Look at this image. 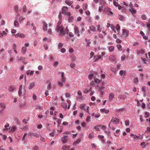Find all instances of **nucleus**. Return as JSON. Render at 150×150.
I'll return each mask as SVG.
<instances>
[{"label": "nucleus", "instance_id": "f257e3e1", "mask_svg": "<svg viewBox=\"0 0 150 150\" xmlns=\"http://www.w3.org/2000/svg\"><path fill=\"white\" fill-rule=\"evenodd\" d=\"M55 30L57 32H59L60 35H63L65 33V32L64 30V28L62 25L61 26H57L56 27Z\"/></svg>", "mask_w": 150, "mask_h": 150}, {"label": "nucleus", "instance_id": "f03ea898", "mask_svg": "<svg viewBox=\"0 0 150 150\" xmlns=\"http://www.w3.org/2000/svg\"><path fill=\"white\" fill-rule=\"evenodd\" d=\"M119 120L117 118L113 117L109 125V127L110 128H111V125H117L119 123Z\"/></svg>", "mask_w": 150, "mask_h": 150}, {"label": "nucleus", "instance_id": "7ed1b4c3", "mask_svg": "<svg viewBox=\"0 0 150 150\" xmlns=\"http://www.w3.org/2000/svg\"><path fill=\"white\" fill-rule=\"evenodd\" d=\"M111 28L113 31H114V33H117V34L119 33L120 27L119 24H117L115 27L113 25H111Z\"/></svg>", "mask_w": 150, "mask_h": 150}, {"label": "nucleus", "instance_id": "20e7f679", "mask_svg": "<svg viewBox=\"0 0 150 150\" xmlns=\"http://www.w3.org/2000/svg\"><path fill=\"white\" fill-rule=\"evenodd\" d=\"M85 104H82L80 105L79 106V108L81 109H83V110L86 112L89 115H90V113L89 110V107L88 106L85 107Z\"/></svg>", "mask_w": 150, "mask_h": 150}, {"label": "nucleus", "instance_id": "39448f33", "mask_svg": "<svg viewBox=\"0 0 150 150\" xmlns=\"http://www.w3.org/2000/svg\"><path fill=\"white\" fill-rule=\"evenodd\" d=\"M129 31V30L125 29H123L122 30V33L121 34V36L123 37H126L128 36Z\"/></svg>", "mask_w": 150, "mask_h": 150}, {"label": "nucleus", "instance_id": "423d86ee", "mask_svg": "<svg viewBox=\"0 0 150 150\" xmlns=\"http://www.w3.org/2000/svg\"><path fill=\"white\" fill-rule=\"evenodd\" d=\"M68 11V8L66 6H63L62 9V13L63 14L68 16L71 15V13Z\"/></svg>", "mask_w": 150, "mask_h": 150}, {"label": "nucleus", "instance_id": "0eeeda50", "mask_svg": "<svg viewBox=\"0 0 150 150\" xmlns=\"http://www.w3.org/2000/svg\"><path fill=\"white\" fill-rule=\"evenodd\" d=\"M129 11L132 15L135 14L137 13V10L133 7L132 4L131 3L129 6Z\"/></svg>", "mask_w": 150, "mask_h": 150}, {"label": "nucleus", "instance_id": "6e6552de", "mask_svg": "<svg viewBox=\"0 0 150 150\" xmlns=\"http://www.w3.org/2000/svg\"><path fill=\"white\" fill-rule=\"evenodd\" d=\"M130 136L131 137H133L134 140L136 142L138 141V140L141 139H142V137L140 138L139 136H137L133 133L131 134L130 135Z\"/></svg>", "mask_w": 150, "mask_h": 150}, {"label": "nucleus", "instance_id": "1a4fd4ad", "mask_svg": "<svg viewBox=\"0 0 150 150\" xmlns=\"http://www.w3.org/2000/svg\"><path fill=\"white\" fill-rule=\"evenodd\" d=\"M74 34L77 35L78 37H79L80 36L79 30L78 27L77 26H74Z\"/></svg>", "mask_w": 150, "mask_h": 150}, {"label": "nucleus", "instance_id": "9d476101", "mask_svg": "<svg viewBox=\"0 0 150 150\" xmlns=\"http://www.w3.org/2000/svg\"><path fill=\"white\" fill-rule=\"evenodd\" d=\"M94 74H95V76L94 77V81L96 84H98L102 80L96 79V75H98V73L96 72H94Z\"/></svg>", "mask_w": 150, "mask_h": 150}, {"label": "nucleus", "instance_id": "9b49d317", "mask_svg": "<svg viewBox=\"0 0 150 150\" xmlns=\"http://www.w3.org/2000/svg\"><path fill=\"white\" fill-rule=\"evenodd\" d=\"M98 138L101 141L102 144H104L105 143V141L104 139V137L103 135H98Z\"/></svg>", "mask_w": 150, "mask_h": 150}, {"label": "nucleus", "instance_id": "f8f14e48", "mask_svg": "<svg viewBox=\"0 0 150 150\" xmlns=\"http://www.w3.org/2000/svg\"><path fill=\"white\" fill-rule=\"evenodd\" d=\"M16 18V20H18L20 22H21L23 21L24 19L25 18H23L22 16L20 17V15L19 14H18L17 15Z\"/></svg>", "mask_w": 150, "mask_h": 150}, {"label": "nucleus", "instance_id": "ddd939ff", "mask_svg": "<svg viewBox=\"0 0 150 150\" xmlns=\"http://www.w3.org/2000/svg\"><path fill=\"white\" fill-rule=\"evenodd\" d=\"M8 32V30L7 29L5 30V31H3L2 33L0 31V37L2 38L4 35H6Z\"/></svg>", "mask_w": 150, "mask_h": 150}, {"label": "nucleus", "instance_id": "4468645a", "mask_svg": "<svg viewBox=\"0 0 150 150\" xmlns=\"http://www.w3.org/2000/svg\"><path fill=\"white\" fill-rule=\"evenodd\" d=\"M105 88L104 86H100L98 88V91L100 92L101 95H103L104 94V92L103 91Z\"/></svg>", "mask_w": 150, "mask_h": 150}, {"label": "nucleus", "instance_id": "2eb2a0df", "mask_svg": "<svg viewBox=\"0 0 150 150\" xmlns=\"http://www.w3.org/2000/svg\"><path fill=\"white\" fill-rule=\"evenodd\" d=\"M16 89L15 87L13 85H11L9 87L8 90L9 92H12Z\"/></svg>", "mask_w": 150, "mask_h": 150}, {"label": "nucleus", "instance_id": "dca6fc26", "mask_svg": "<svg viewBox=\"0 0 150 150\" xmlns=\"http://www.w3.org/2000/svg\"><path fill=\"white\" fill-rule=\"evenodd\" d=\"M67 136H64L62 138L61 141L63 143H65L67 142L68 141Z\"/></svg>", "mask_w": 150, "mask_h": 150}, {"label": "nucleus", "instance_id": "f3484780", "mask_svg": "<svg viewBox=\"0 0 150 150\" xmlns=\"http://www.w3.org/2000/svg\"><path fill=\"white\" fill-rule=\"evenodd\" d=\"M145 52V51L141 49L140 50H137V54L139 55L143 54Z\"/></svg>", "mask_w": 150, "mask_h": 150}, {"label": "nucleus", "instance_id": "a211bd4d", "mask_svg": "<svg viewBox=\"0 0 150 150\" xmlns=\"http://www.w3.org/2000/svg\"><path fill=\"white\" fill-rule=\"evenodd\" d=\"M22 86L21 85L19 86V90L18 91V94L19 96H21L22 94Z\"/></svg>", "mask_w": 150, "mask_h": 150}, {"label": "nucleus", "instance_id": "6ab92c4d", "mask_svg": "<svg viewBox=\"0 0 150 150\" xmlns=\"http://www.w3.org/2000/svg\"><path fill=\"white\" fill-rule=\"evenodd\" d=\"M115 96L114 94L113 93H111L109 94V98L110 100L111 101L114 98Z\"/></svg>", "mask_w": 150, "mask_h": 150}, {"label": "nucleus", "instance_id": "aec40b11", "mask_svg": "<svg viewBox=\"0 0 150 150\" xmlns=\"http://www.w3.org/2000/svg\"><path fill=\"white\" fill-rule=\"evenodd\" d=\"M43 26V28L44 30L47 31V24L45 21H43L42 22Z\"/></svg>", "mask_w": 150, "mask_h": 150}, {"label": "nucleus", "instance_id": "412c9836", "mask_svg": "<svg viewBox=\"0 0 150 150\" xmlns=\"http://www.w3.org/2000/svg\"><path fill=\"white\" fill-rule=\"evenodd\" d=\"M90 30L93 32L96 31V27L94 25H91L89 26Z\"/></svg>", "mask_w": 150, "mask_h": 150}, {"label": "nucleus", "instance_id": "4be33fe9", "mask_svg": "<svg viewBox=\"0 0 150 150\" xmlns=\"http://www.w3.org/2000/svg\"><path fill=\"white\" fill-rule=\"evenodd\" d=\"M81 141V138H79L78 139L74 142L73 144L75 146H76Z\"/></svg>", "mask_w": 150, "mask_h": 150}, {"label": "nucleus", "instance_id": "5701e85b", "mask_svg": "<svg viewBox=\"0 0 150 150\" xmlns=\"http://www.w3.org/2000/svg\"><path fill=\"white\" fill-rule=\"evenodd\" d=\"M107 11L109 12L108 15L111 16L113 14V13L110 11V9L109 8H107L106 9Z\"/></svg>", "mask_w": 150, "mask_h": 150}, {"label": "nucleus", "instance_id": "b1692460", "mask_svg": "<svg viewBox=\"0 0 150 150\" xmlns=\"http://www.w3.org/2000/svg\"><path fill=\"white\" fill-rule=\"evenodd\" d=\"M126 96L124 95H119L118 97V98L119 100H125V99Z\"/></svg>", "mask_w": 150, "mask_h": 150}, {"label": "nucleus", "instance_id": "393cba45", "mask_svg": "<svg viewBox=\"0 0 150 150\" xmlns=\"http://www.w3.org/2000/svg\"><path fill=\"white\" fill-rule=\"evenodd\" d=\"M116 58V56L115 55H112L110 56L109 59L111 61L114 60Z\"/></svg>", "mask_w": 150, "mask_h": 150}, {"label": "nucleus", "instance_id": "a878e982", "mask_svg": "<svg viewBox=\"0 0 150 150\" xmlns=\"http://www.w3.org/2000/svg\"><path fill=\"white\" fill-rule=\"evenodd\" d=\"M16 129V127L15 126H13L11 127L10 130L9 131V132H14Z\"/></svg>", "mask_w": 150, "mask_h": 150}, {"label": "nucleus", "instance_id": "bb28decb", "mask_svg": "<svg viewBox=\"0 0 150 150\" xmlns=\"http://www.w3.org/2000/svg\"><path fill=\"white\" fill-rule=\"evenodd\" d=\"M74 19L73 16H70L68 18V21L69 23L73 21Z\"/></svg>", "mask_w": 150, "mask_h": 150}, {"label": "nucleus", "instance_id": "cd10ccee", "mask_svg": "<svg viewBox=\"0 0 150 150\" xmlns=\"http://www.w3.org/2000/svg\"><path fill=\"white\" fill-rule=\"evenodd\" d=\"M70 148V146L69 145L66 146L64 145L62 147V150H67V149H68Z\"/></svg>", "mask_w": 150, "mask_h": 150}, {"label": "nucleus", "instance_id": "c85d7f7f", "mask_svg": "<svg viewBox=\"0 0 150 150\" xmlns=\"http://www.w3.org/2000/svg\"><path fill=\"white\" fill-rule=\"evenodd\" d=\"M100 3L102 6H104L106 3L105 0H100Z\"/></svg>", "mask_w": 150, "mask_h": 150}, {"label": "nucleus", "instance_id": "c756f323", "mask_svg": "<svg viewBox=\"0 0 150 150\" xmlns=\"http://www.w3.org/2000/svg\"><path fill=\"white\" fill-rule=\"evenodd\" d=\"M65 2L69 6H70L73 3L72 1L69 0H66Z\"/></svg>", "mask_w": 150, "mask_h": 150}, {"label": "nucleus", "instance_id": "7c9ffc66", "mask_svg": "<svg viewBox=\"0 0 150 150\" xmlns=\"http://www.w3.org/2000/svg\"><path fill=\"white\" fill-rule=\"evenodd\" d=\"M27 51V49L25 47H23L22 48L21 52L23 54H25Z\"/></svg>", "mask_w": 150, "mask_h": 150}, {"label": "nucleus", "instance_id": "2f4dec72", "mask_svg": "<svg viewBox=\"0 0 150 150\" xmlns=\"http://www.w3.org/2000/svg\"><path fill=\"white\" fill-rule=\"evenodd\" d=\"M114 47L113 46H110L109 47V51L110 52L114 51Z\"/></svg>", "mask_w": 150, "mask_h": 150}, {"label": "nucleus", "instance_id": "473e14b6", "mask_svg": "<svg viewBox=\"0 0 150 150\" xmlns=\"http://www.w3.org/2000/svg\"><path fill=\"white\" fill-rule=\"evenodd\" d=\"M0 106L2 108L1 111H3L5 108L6 106L5 105L4 103H1L0 104Z\"/></svg>", "mask_w": 150, "mask_h": 150}, {"label": "nucleus", "instance_id": "72a5a7b5", "mask_svg": "<svg viewBox=\"0 0 150 150\" xmlns=\"http://www.w3.org/2000/svg\"><path fill=\"white\" fill-rule=\"evenodd\" d=\"M34 85H35V84H34V83L32 82V83H30V84L28 88L29 89H31L34 86Z\"/></svg>", "mask_w": 150, "mask_h": 150}, {"label": "nucleus", "instance_id": "f704fd0d", "mask_svg": "<svg viewBox=\"0 0 150 150\" xmlns=\"http://www.w3.org/2000/svg\"><path fill=\"white\" fill-rule=\"evenodd\" d=\"M118 18L120 20L122 21H123L125 20V18L124 16L121 15H119L118 16Z\"/></svg>", "mask_w": 150, "mask_h": 150}, {"label": "nucleus", "instance_id": "c9c22d12", "mask_svg": "<svg viewBox=\"0 0 150 150\" xmlns=\"http://www.w3.org/2000/svg\"><path fill=\"white\" fill-rule=\"evenodd\" d=\"M101 126V125H98L95 127V129L97 131H100V128Z\"/></svg>", "mask_w": 150, "mask_h": 150}, {"label": "nucleus", "instance_id": "e433bc0d", "mask_svg": "<svg viewBox=\"0 0 150 150\" xmlns=\"http://www.w3.org/2000/svg\"><path fill=\"white\" fill-rule=\"evenodd\" d=\"M62 106L64 108H66L67 107V105L65 103L63 102L61 103Z\"/></svg>", "mask_w": 150, "mask_h": 150}, {"label": "nucleus", "instance_id": "4c0bfd02", "mask_svg": "<svg viewBox=\"0 0 150 150\" xmlns=\"http://www.w3.org/2000/svg\"><path fill=\"white\" fill-rule=\"evenodd\" d=\"M117 47L119 50H122V46L120 44H118L117 45Z\"/></svg>", "mask_w": 150, "mask_h": 150}, {"label": "nucleus", "instance_id": "58836bf2", "mask_svg": "<svg viewBox=\"0 0 150 150\" xmlns=\"http://www.w3.org/2000/svg\"><path fill=\"white\" fill-rule=\"evenodd\" d=\"M14 24L15 26L16 27H18L19 25V24L18 22L16 21H14Z\"/></svg>", "mask_w": 150, "mask_h": 150}, {"label": "nucleus", "instance_id": "ea45409f", "mask_svg": "<svg viewBox=\"0 0 150 150\" xmlns=\"http://www.w3.org/2000/svg\"><path fill=\"white\" fill-rule=\"evenodd\" d=\"M101 58V55H98L97 57H95V61H97L98 59H100Z\"/></svg>", "mask_w": 150, "mask_h": 150}, {"label": "nucleus", "instance_id": "a19ab883", "mask_svg": "<svg viewBox=\"0 0 150 150\" xmlns=\"http://www.w3.org/2000/svg\"><path fill=\"white\" fill-rule=\"evenodd\" d=\"M9 126V124L8 123L6 124L5 125L4 127L5 128L4 129V130H7L8 129V127Z\"/></svg>", "mask_w": 150, "mask_h": 150}, {"label": "nucleus", "instance_id": "79ce46f5", "mask_svg": "<svg viewBox=\"0 0 150 150\" xmlns=\"http://www.w3.org/2000/svg\"><path fill=\"white\" fill-rule=\"evenodd\" d=\"M88 5L86 4H84L82 6L83 8V10H86L87 7Z\"/></svg>", "mask_w": 150, "mask_h": 150}, {"label": "nucleus", "instance_id": "37998d69", "mask_svg": "<svg viewBox=\"0 0 150 150\" xmlns=\"http://www.w3.org/2000/svg\"><path fill=\"white\" fill-rule=\"evenodd\" d=\"M94 137V135L92 133H90L88 135V137L89 139H91L93 138Z\"/></svg>", "mask_w": 150, "mask_h": 150}, {"label": "nucleus", "instance_id": "c03bdc74", "mask_svg": "<svg viewBox=\"0 0 150 150\" xmlns=\"http://www.w3.org/2000/svg\"><path fill=\"white\" fill-rule=\"evenodd\" d=\"M94 75H95L94 74H89L88 76V79L90 80H91L93 77Z\"/></svg>", "mask_w": 150, "mask_h": 150}, {"label": "nucleus", "instance_id": "a18cd8bd", "mask_svg": "<svg viewBox=\"0 0 150 150\" xmlns=\"http://www.w3.org/2000/svg\"><path fill=\"white\" fill-rule=\"evenodd\" d=\"M144 114V117H145V118H147L148 117H149V112H145Z\"/></svg>", "mask_w": 150, "mask_h": 150}, {"label": "nucleus", "instance_id": "49530a36", "mask_svg": "<svg viewBox=\"0 0 150 150\" xmlns=\"http://www.w3.org/2000/svg\"><path fill=\"white\" fill-rule=\"evenodd\" d=\"M141 18L143 20H145L146 19L147 17L145 14H143L142 15Z\"/></svg>", "mask_w": 150, "mask_h": 150}, {"label": "nucleus", "instance_id": "de8ad7c7", "mask_svg": "<svg viewBox=\"0 0 150 150\" xmlns=\"http://www.w3.org/2000/svg\"><path fill=\"white\" fill-rule=\"evenodd\" d=\"M126 73L125 71H123V70H121L120 71V74L121 76H122L123 74H125Z\"/></svg>", "mask_w": 150, "mask_h": 150}, {"label": "nucleus", "instance_id": "09e8293b", "mask_svg": "<svg viewBox=\"0 0 150 150\" xmlns=\"http://www.w3.org/2000/svg\"><path fill=\"white\" fill-rule=\"evenodd\" d=\"M97 31L99 32H101V29L100 28V25H97Z\"/></svg>", "mask_w": 150, "mask_h": 150}, {"label": "nucleus", "instance_id": "8fccbe9b", "mask_svg": "<svg viewBox=\"0 0 150 150\" xmlns=\"http://www.w3.org/2000/svg\"><path fill=\"white\" fill-rule=\"evenodd\" d=\"M58 85L60 86L61 87H62L63 86V84L62 83V82H60V81H58Z\"/></svg>", "mask_w": 150, "mask_h": 150}, {"label": "nucleus", "instance_id": "3c124183", "mask_svg": "<svg viewBox=\"0 0 150 150\" xmlns=\"http://www.w3.org/2000/svg\"><path fill=\"white\" fill-rule=\"evenodd\" d=\"M89 91V90L87 88H85L83 90V92L84 93H87Z\"/></svg>", "mask_w": 150, "mask_h": 150}, {"label": "nucleus", "instance_id": "603ef678", "mask_svg": "<svg viewBox=\"0 0 150 150\" xmlns=\"http://www.w3.org/2000/svg\"><path fill=\"white\" fill-rule=\"evenodd\" d=\"M125 123L126 125L129 126V121L128 120H126L125 121Z\"/></svg>", "mask_w": 150, "mask_h": 150}, {"label": "nucleus", "instance_id": "864d4df0", "mask_svg": "<svg viewBox=\"0 0 150 150\" xmlns=\"http://www.w3.org/2000/svg\"><path fill=\"white\" fill-rule=\"evenodd\" d=\"M100 116V114L99 113H96L95 115V117L96 118H98Z\"/></svg>", "mask_w": 150, "mask_h": 150}, {"label": "nucleus", "instance_id": "5fc2aeb1", "mask_svg": "<svg viewBox=\"0 0 150 150\" xmlns=\"http://www.w3.org/2000/svg\"><path fill=\"white\" fill-rule=\"evenodd\" d=\"M91 119V117L89 116H88L87 117L86 121V122H88Z\"/></svg>", "mask_w": 150, "mask_h": 150}, {"label": "nucleus", "instance_id": "6e6d98bb", "mask_svg": "<svg viewBox=\"0 0 150 150\" xmlns=\"http://www.w3.org/2000/svg\"><path fill=\"white\" fill-rule=\"evenodd\" d=\"M59 74H60L62 78H64V73L63 72H60L59 73Z\"/></svg>", "mask_w": 150, "mask_h": 150}, {"label": "nucleus", "instance_id": "4d7b16f0", "mask_svg": "<svg viewBox=\"0 0 150 150\" xmlns=\"http://www.w3.org/2000/svg\"><path fill=\"white\" fill-rule=\"evenodd\" d=\"M125 110V108H121L118 109L117 110V111L118 112H121V111H123Z\"/></svg>", "mask_w": 150, "mask_h": 150}, {"label": "nucleus", "instance_id": "13d9d810", "mask_svg": "<svg viewBox=\"0 0 150 150\" xmlns=\"http://www.w3.org/2000/svg\"><path fill=\"white\" fill-rule=\"evenodd\" d=\"M122 42V41L121 40H120L119 38H117L116 40V42L117 43H121Z\"/></svg>", "mask_w": 150, "mask_h": 150}, {"label": "nucleus", "instance_id": "bf43d9fd", "mask_svg": "<svg viewBox=\"0 0 150 150\" xmlns=\"http://www.w3.org/2000/svg\"><path fill=\"white\" fill-rule=\"evenodd\" d=\"M75 63H72L70 64V66L72 68H74L75 67Z\"/></svg>", "mask_w": 150, "mask_h": 150}, {"label": "nucleus", "instance_id": "052dcab7", "mask_svg": "<svg viewBox=\"0 0 150 150\" xmlns=\"http://www.w3.org/2000/svg\"><path fill=\"white\" fill-rule=\"evenodd\" d=\"M125 55L124 54L121 57V59L122 61H124L125 59Z\"/></svg>", "mask_w": 150, "mask_h": 150}, {"label": "nucleus", "instance_id": "680f3d73", "mask_svg": "<svg viewBox=\"0 0 150 150\" xmlns=\"http://www.w3.org/2000/svg\"><path fill=\"white\" fill-rule=\"evenodd\" d=\"M142 91L144 92H145L146 90V87L145 86H143L142 87Z\"/></svg>", "mask_w": 150, "mask_h": 150}, {"label": "nucleus", "instance_id": "e2e57ef3", "mask_svg": "<svg viewBox=\"0 0 150 150\" xmlns=\"http://www.w3.org/2000/svg\"><path fill=\"white\" fill-rule=\"evenodd\" d=\"M51 85L50 83L47 87V89L48 90H50L51 88Z\"/></svg>", "mask_w": 150, "mask_h": 150}, {"label": "nucleus", "instance_id": "0e129e2a", "mask_svg": "<svg viewBox=\"0 0 150 150\" xmlns=\"http://www.w3.org/2000/svg\"><path fill=\"white\" fill-rule=\"evenodd\" d=\"M58 64V62L57 61H56L54 62L53 64V66L54 67L57 66Z\"/></svg>", "mask_w": 150, "mask_h": 150}, {"label": "nucleus", "instance_id": "69168bd1", "mask_svg": "<svg viewBox=\"0 0 150 150\" xmlns=\"http://www.w3.org/2000/svg\"><path fill=\"white\" fill-rule=\"evenodd\" d=\"M33 136L36 137H39V135L38 134L35 133L33 134Z\"/></svg>", "mask_w": 150, "mask_h": 150}, {"label": "nucleus", "instance_id": "338daca9", "mask_svg": "<svg viewBox=\"0 0 150 150\" xmlns=\"http://www.w3.org/2000/svg\"><path fill=\"white\" fill-rule=\"evenodd\" d=\"M105 108H102L100 109V111L101 113H104L105 112Z\"/></svg>", "mask_w": 150, "mask_h": 150}, {"label": "nucleus", "instance_id": "774afa93", "mask_svg": "<svg viewBox=\"0 0 150 150\" xmlns=\"http://www.w3.org/2000/svg\"><path fill=\"white\" fill-rule=\"evenodd\" d=\"M77 94L79 96H81L82 95V92L81 91H79L77 92Z\"/></svg>", "mask_w": 150, "mask_h": 150}]
</instances>
